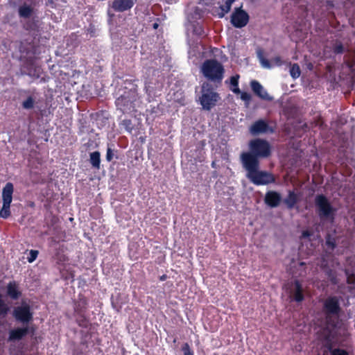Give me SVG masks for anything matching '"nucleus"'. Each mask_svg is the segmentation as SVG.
<instances>
[{"label": "nucleus", "mask_w": 355, "mask_h": 355, "mask_svg": "<svg viewBox=\"0 0 355 355\" xmlns=\"http://www.w3.org/2000/svg\"><path fill=\"white\" fill-rule=\"evenodd\" d=\"M323 311L326 315V320L324 326L317 331V334L320 340L325 344L329 345L334 342L337 336L340 325V307L338 298L335 296L327 297L324 302Z\"/></svg>", "instance_id": "f257e3e1"}, {"label": "nucleus", "mask_w": 355, "mask_h": 355, "mask_svg": "<svg viewBox=\"0 0 355 355\" xmlns=\"http://www.w3.org/2000/svg\"><path fill=\"white\" fill-rule=\"evenodd\" d=\"M243 168L246 171V177L255 185H267L275 181L274 175L266 171L259 169V161L245 154L243 159Z\"/></svg>", "instance_id": "f03ea898"}, {"label": "nucleus", "mask_w": 355, "mask_h": 355, "mask_svg": "<svg viewBox=\"0 0 355 355\" xmlns=\"http://www.w3.org/2000/svg\"><path fill=\"white\" fill-rule=\"evenodd\" d=\"M200 71L206 79L214 83H220L225 73L223 65L214 59L205 60Z\"/></svg>", "instance_id": "7ed1b4c3"}, {"label": "nucleus", "mask_w": 355, "mask_h": 355, "mask_svg": "<svg viewBox=\"0 0 355 355\" xmlns=\"http://www.w3.org/2000/svg\"><path fill=\"white\" fill-rule=\"evenodd\" d=\"M249 152H244L241 154L240 159L243 164V156L250 154L252 157L259 160V158H266L270 155L271 147L270 144L262 139H255L249 143Z\"/></svg>", "instance_id": "20e7f679"}, {"label": "nucleus", "mask_w": 355, "mask_h": 355, "mask_svg": "<svg viewBox=\"0 0 355 355\" xmlns=\"http://www.w3.org/2000/svg\"><path fill=\"white\" fill-rule=\"evenodd\" d=\"M33 311L31 306L24 302V337L31 335L34 352V347L41 341V337L36 332V327L29 322L33 319Z\"/></svg>", "instance_id": "39448f33"}, {"label": "nucleus", "mask_w": 355, "mask_h": 355, "mask_svg": "<svg viewBox=\"0 0 355 355\" xmlns=\"http://www.w3.org/2000/svg\"><path fill=\"white\" fill-rule=\"evenodd\" d=\"M315 205L317 213L321 219L334 220L336 209L325 196L317 195L315 198Z\"/></svg>", "instance_id": "423d86ee"}, {"label": "nucleus", "mask_w": 355, "mask_h": 355, "mask_svg": "<svg viewBox=\"0 0 355 355\" xmlns=\"http://www.w3.org/2000/svg\"><path fill=\"white\" fill-rule=\"evenodd\" d=\"M115 103L117 109L123 113H130L135 110L137 105V94L132 90L124 92L116 98Z\"/></svg>", "instance_id": "0eeeda50"}, {"label": "nucleus", "mask_w": 355, "mask_h": 355, "mask_svg": "<svg viewBox=\"0 0 355 355\" xmlns=\"http://www.w3.org/2000/svg\"><path fill=\"white\" fill-rule=\"evenodd\" d=\"M219 98V94L210 88L208 83L202 85L200 102L204 110H210L216 105Z\"/></svg>", "instance_id": "6e6552de"}, {"label": "nucleus", "mask_w": 355, "mask_h": 355, "mask_svg": "<svg viewBox=\"0 0 355 355\" xmlns=\"http://www.w3.org/2000/svg\"><path fill=\"white\" fill-rule=\"evenodd\" d=\"M249 21L248 14L241 8H235L231 16V23L238 28H241L247 25Z\"/></svg>", "instance_id": "1a4fd4ad"}, {"label": "nucleus", "mask_w": 355, "mask_h": 355, "mask_svg": "<svg viewBox=\"0 0 355 355\" xmlns=\"http://www.w3.org/2000/svg\"><path fill=\"white\" fill-rule=\"evenodd\" d=\"M31 12V8L24 4V28L26 26V29L30 31V33L33 36L37 32L39 20L37 19H35V18L31 19L29 16Z\"/></svg>", "instance_id": "9d476101"}, {"label": "nucleus", "mask_w": 355, "mask_h": 355, "mask_svg": "<svg viewBox=\"0 0 355 355\" xmlns=\"http://www.w3.org/2000/svg\"><path fill=\"white\" fill-rule=\"evenodd\" d=\"M250 87L252 92L261 99L267 101H272L273 100V97L268 93L266 89L257 80H252L250 82Z\"/></svg>", "instance_id": "9b49d317"}, {"label": "nucleus", "mask_w": 355, "mask_h": 355, "mask_svg": "<svg viewBox=\"0 0 355 355\" xmlns=\"http://www.w3.org/2000/svg\"><path fill=\"white\" fill-rule=\"evenodd\" d=\"M268 132H272L268 123L263 120L255 121L250 128V132L252 135H259Z\"/></svg>", "instance_id": "f8f14e48"}, {"label": "nucleus", "mask_w": 355, "mask_h": 355, "mask_svg": "<svg viewBox=\"0 0 355 355\" xmlns=\"http://www.w3.org/2000/svg\"><path fill=\"white\" fill-rule=\"evenodd\" d=\"M282 200L281 195L277 191H269L266 193L264 201L270 207L279 206Z\"/></svg>", "instance_id": "ddd939ff"}, {"label": "nucleus", "mask_w": 355, "mask_h": 355, "mask_svg": "<svg viewBox=\"0 0 355 355\" xmlns=\"http://www.w3.org/2000/svg\"><path fill=\"white\" fill-rule=\"evenodd\" d=\"M135 0H114L112 7L116 12H123L133 7Z\"/></svg>", "instance_id": "4468645a"}, {"label": "nucleus", "mask_w": 355, "mask_h": 355, "mask_svg": "<svg viewBox=\"0 0 355 355\" xmlns=\"http://www.w3.org/2000/svg\"><path fill=\"white\" fill-rule=\"evenodd\" d=\"M12 193L13 184L11 182L6 183L2 191L3 203L10 204L12 199Z\"/></svg>", "instance_id": "2eb2a0df"}, {"label": "nucleus", "mask_w": 355, "mask_h": 355, "mask_svg": "<svg viewBox=\"0 0 355 355\" xmlns=\"http://www.w3.org/2000/svg\"><path fill=\"white\" fill-rule=\"evenodd\" d=\"M202 9L200 7H195L188 12L187 19L189 23H196L202 18Z\"/></svg>", "instance_id": "dca6fc26"}, {"label": "nucleus", "mask_w": 355, "mask_h": 355, "mask_svg": "<svg viewBox=\"0 0 355 355\" xmlns=\"http://www.w3.org/2000/svg\"><path fill=\"white\" fill-rule=\"evenodd\" d=\"M256 54L259 63L263 68L270 69L272 67L271 62L265 58L264 51L262 49H257L256 51Z\"/></svg>", "instance_id": "f3484780"}, {"label": "nucleus", "mask_w": 355, "mask_h": 355, "mask_svg": "<svg viewBox=\"0 0 355 355\" xmlns=\"http://www.w3.org/2000/svg\"><path fill=\"white\" fill-rule=\"evenodd\" d=\"M292 295L296 302H302L304 300L303 288L299 281H295Z\"/></svg>", "instance_id": "a211bd4d"}, {"label": "nucleus", "mask_w": 355, "mask_h": 355, "mask_svg": "<svg viewBox=\"0 0 355 355\" xmlns=\"http://www.w3.org/2000/svg\"><path fill=\"white\" fill-rule=\"evenodd\" d=\"M297 200L298 198L297 195L295 193V192L289 191L288 195L287 198L284 199V202L286 204L288 209H292L297 203Z\"/></svg>", "instance_id": "6ab92c4d"}, {"label": "nucleus", "mask_w": 355, "mask_h": 355, "mask_svg": "<svg viewBox=\"0 0 355 355\" xmlns=\"http://www.w3.org/2000/svg\"><path fill=\"white\" fill-rule=\"evenodd\" d=\"M234 1L235 0H226L224 4L219 7L220 11L217 14L219 18L223 17L230 10Z\"/></svg>", "instance_id": "aec40b11"}, {"label": "nucleus", "mask_w": 355, "mask_h": 355, "mask_svg": "<svg viewBox=\"0 0 355 355\" xmlns=\"http://www.w3.org/2000/svg\"><path fill=\"white\" fill-rule=\"evenodd\" d=\"M322 268L324 272H325L326 275L331 281V282L333 284H337L338 283V281L336 277V272L334 270L329 268L328 266H327V265L324 264V263H322Z\"/></svg>", "instance_id": "412c9836"}, {"label": "nucleus", "mask_w": 355, "mask_h": 355, "mask_svg": "<svg viewBox=\"0 0 355 355\" xmlns=\"http://www.w3.org/2000/svg\"><path fill=\"white\" fill-rule=\"evenodd\" d=\"M90 163L92 167L98 169L101 164V155L98 151H94L90 153Z\"/></svg>", "instance_id": "4be33fe9"}, {"label": "nucleus", "mask_w": 355, "mask_h": 355, "mask_svg": "<svg viewBox=\"0 0 355 355\" xmlns=\"http://www.w3.org/2000/svg\"><path fill=\"white\" fill-rule=\"evenodd\" d=\"M22 339V328H17L10 331L9 338L10 341Z\"/></svg>", "instance_id": "5701e85b"}, {"label": "nucleus", "mask_w": 355, "mask_h": 355, "mask_svg": "<svg viewBox=\"0 0 355 355\" xmlns=\"http://www.w3.org/2000/svg\"><path fill=\"white\" fill-rule=\"evenodd\" d=\"M290 75L293 79H297L300 76L301 70L300 66L297 63L291 64Z\"/></svg>", "instance_id": "b1692460"}, {"label": "nucleus", "mask_w": 355, "mask_h": 355, "mask_svg": "<svg viewBox=\"0 0 355 355\" xmlns=\"http://www.w3.org/2000/svg\"><path fill=\"white\" fill-rule=\"evenodd\" d=\"M192 26L193 32L195 35L202 36L205 35V31L202 26L198 21L196 23H190Z\"/></svg>", "instance_id": "393cba45"}, {"label": "nucleus", "mask_w": 355, "mask_h": 355, "mask_svg": "<svg viewBox=\"0 0 355 355\" xmlns=\"http://www.w3.org/2000/svg\"><path fill=\"white\" fill-rule=\"evenodd\" d=\"M24 254H27L26 259L29 263L33 262L38 256L39 252L36 250H26Z\"/></svg>", "instance_id": "a878e982"}, {"label": "nucleus", "mask_w": 355, "mask_h": 355, "mask_svg": "<svg viewBox=\"0 0 355 355\" xmlns=\"http://www.w3.org/2000/svg\"><path fill=\"white\" fill-rule=\"evenodd\" d=\"M345 272L347 277V282L349 285V289L355 288V275L349 273L348 270H345Z\"/></svg>", "instance_id": "bb28decb"}, {"label": "nucleus", "mask_w": 355, "mask_h": 355, "mask_svg": "<svg viewBox=\"0 0 355 355\" xmlns=\"http://www.w3.org/2000/svg\"><path fill=\"white\" fill-rule=\"evenodd\" d=\"M10 204L3 203V207L0 211V216L1 217L3 218H7L10 216Z\"/></svg>", "instance_id": "cd10ccee"}, {"label": "nucleus", "mask_w": 355, "mask_h": 355, "mask_svg": "<svg viewBox=\"0 0 355 355\" xmlns=\"http://www.w3.org/2000/svg\"><path fill=\"white\" fill-rule=\"evenodd\" d=\"M9 311V307L4 301L2 300L1 295H0V316H6Z\"/></svg>", "instance_id": "c85d7f7f"}, {"label": "nucleus", "mask_w": 355, "mask_h": 355, "mask_svg": "<svg viewBox=\"0 0 355 355\" xmlns=\"http://www.w3.org/2000/svg\"><path fill=\"white\" fill-rule=\"evenodd\" d=\"M326 245L327 247V250L332 251L336 247L335 239L331 236L328 235L326 238Z\"/></svg>", "instance_id": "c756f323"}, {"label": "nucleus", "mask_w": 355, "mask_h": 355, "mask_svg": "<svg viewBox=\"0 0 355 355\" xmlns=\"http://www.w3.org/2000/svg\"><path fill=\"white\" fill-rule=\"evenodd\" d=\"M333 51L336 54L343 53L344 51V46L340 42L336 41L333 46Z\"/></svg>", "instance_id": "7c9ffc66"}, {"label": "nucleus", "mask_w": 355, "mask_h": 355, "mask_svg": "<svg viewBox=\"0 0 355 355\" xmlns=\"http://www.w3.org/2000/svg\"><path fill=\"white\" fill-rule=\"evenodd\" d=\"M14 315L17 320L22 322V306H18L14 311Z\"/></svg>", "instance_id": "2f4dec72"}, {"label": "nucleus", "mask_w": 355, "mask_h": 355, "mask_svg": "<svg viewBox=\"0 0 355 355\" xmlns=\"http://www.w3.org/2000/svg\"><path fill=\"white\" fill-rule=\"evenodd\" d=\"M8 293L13 299L17 298L19 295V293L17 291L15 288L12 286L11 285L8 286Z\"/></svg>", "instance_id": "473e14b6"}, {"label": "nucleus", "mask_w": 355, "mask_h": 355, "mask_svg": "<svg viewBox=\"0 0 355 355\" xmlns=\"http://www.w3.org/2000/svg\"><path fill=\"white\" fill-rule=\"evenodd\" d=\"M34 100L32 97H28L26 101H24V108L30 109L33 107Z\"/></svg>", "instance_id": "72a5a7b5"}, {"label": "nucleus", "mask_w": 355, "mask_h": 355, "mask_svg": "<svg viewBox=\"0 0 355 355\" xmlns=\"http://www.w3.org/2000/svg\"><path fill=\"white\" fill-rule=\"evenodd\" d=\"M271 62L273 63L275 66L281 67L284 64V62L282 58L279 55L274 57L271 60Z\"/></svg>", "instance_id": "f704fd0d"}, {"label": "nucleus", "mask_w": 355, "mask_h": 355, "mask_svg": "<svg viewBox=\"0 0 355 355\" xmlns=\"http://www.w3.org/2000/svg\"><path fill=\"white\" fill-rule=\"evenodd\" d=\"M182 350L184 355H193V352L191 351L188 343H184L182 347Z\"/></svg>", "instance_id": "c9c22d12"}, {"label": "nucleus", "mask_w": 355, "mask_h": 355, "mask_svg": "<svg viewBox=\"0 0 355 355\" xmlns=\"http://www.w3.org/2000/svg\"><path fill=\"white\" fill-rule=\"evenodd\" d=\"M241 98L248 104L251 100V95L248 92H242L241 93Z\"/></svg>", "instance_id": "e433bc0d"}, {"label": "nucleus", "mask_w": 355, "mask_h": 355, "mask_svg": "<svg viewBox=\"0 0 355 355\" xmlns=\"http://www.w3.org/2000/svg\"><path fill=\"white\" fill-rule=\"evenodd\" d=\"M239 75L232 76L230 80V85L233 87L238 86L239 85Z\"/></svg>", "instance_id": "4c0bfd02"}, {"label": "nucleus", "mask_w": 355, "mask_h": 355, "mask_svg": "<svg viewBox=\"0 0 355 355\" xmlns=\"http://www.w3.org/2000/svg\"><path fill=\"white\" fill-rule=\"evenodd\" d=\"M331 355H349L347 352L340 349H336L332 351Z\"/></svg>", "instance_id": "58836bf2"}, {"label": "nucleus", "mask_w": 355, "mask_h": 355, "mask_svg": "<svg viewBox=\"0 0 355 355\" xmlns=\"http://www.w3.org/2000/svg\"><path fill=\"white\" fill-rule=\"evenodd\" d=\"M122 124L125 126V129L128 132H131L132 127L131 121L130 120H123Z\"/></svg>", "instance_id": "ea45409f"}, {"label": "nucleus", "mask_w": 355, "mask_h": 355, "mask_svg": "<svg viewBox=\"0 0 355 355\" xmlns=\"http://www.w3.org/2000/svg\"><path fill=\"white\" fill-rule=\"evenodd\" d=\"M113 156H114L113 151L112 150L111 148H108L107 150V153H106V159L108 162H110L112 159Z\"/></svg>", "instance_id": "a19ab883"}, {"label": "nucleus", "mask_w": 355, "mask_h": 355, "mask_svg": "<svg viewBox=\"0 0 355 355\" xmlns=\"http://www.w3.org/2000/svg\"><path fill=\"white\" fill-rule=\"evenodd\" d=\"M232 91L235 93V94H240L241 93V90L239 88V85L238 86H234L232 89Z\"/></svg>", "instance_id": "79ce46f5"}, {"label": "nucleus", "mask_w": 355, "mask_h": 355, "mask_svg": "<svg viewBox=\"0 0 355 355\" xmlns=\"http://www.w3.org/2000/svg\"><path fill=\"white\" fill-rule=\"evenodd\" d=\"M18 14H19V16L20 17H22V13H23V11H22V6H19L18 7Z\"/></svg>", "instance_id": "37998d69"}, {"label": "nucleus", "mask_w": 355, "mask_h": 355, "mask_svg": "<svg viewBox=\"0 0 355 355\" xmlns=\"http://www.w3.org/2000/svg\"><path fill=\"white\" fill-rule=\"evenodd\" d=\"M310 236V233L308 231H304L302 232V236L304 238L309 237Z\"/></svg>", "instance_id": "c03bdc74"}, {"label": "nucleus", "mask_w": 355, "mask_h": 355, "mask_svg": "<svg viewBox=\"0 0 355 355\" xmlns=\"http://www.w3.org/2000/svg\"><path fill=\"white\" fill-rule=\"evenodd\" d=\"M35 73H37V78H38L39 77L40 69H36L35 70Z\"/></svg>", "instance_id": "a18cd8bd"}, {"label": "nucleus", "mask_w": 355, "mask_h": 355, "mask_svg": "<svg viewBox=\"0 0 355 355\" xmlns=\"http://www.w3.org/2000/svg\"><path fill=\"white\" fill-rule=\"evenodd\" d=\"M157 24H154V28H157Z\"/></svg>", "instance_id": "49530a36"}, {"label": "nucleus", "mask_w": 355, "mask_h": 355, "mask_svg": "<svg viewBox=\"0 0 355 355\" xmlns=\"http://www.w3.org/2000/svg\"><path fill=\"white\" fill-rule=\"evenodd\" d=\"M165 279V276H162V277H161V279H162V280H163V279Z\"/></svg>", "instance_id": "de8ad7c7"}]
</instances>
